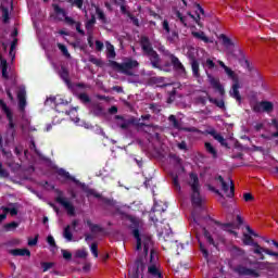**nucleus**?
I'll return each instance as SVG.
<instances>
[{"label":"nucleus","instance_id":"nucleus-1","mask_svg":"<svg viewBox=\"0 0 278 278\" xmlns=\"http://www.w3.org/2000/svg\"><path fill=\"white\" fill-rule=\"evenodd\" d=\"M192 218H193V223H195V225H198L199 227L202 228L203 236H204L205 240L212 247H217L216 241H214V237H212V233H210V230L205 226H203L204 223H207V220H212L215 225H217L218 227H222V229H224V231H227L228 227H233V224H231V223L223 224L216 219H213L212 217H210V215L199 218L194 215V213H192Z\"/></svg>","mask_w":278,"mask_h":278},{"label":"nucleus","instance_id":"nucleus-2","mask_svg":"<svg viewBox=\"0 0 278 278\" xmlns=\"http://www.w3.org/2000/svg\"><path fill=\"white\" fill-rule=\"evenodd\" d=\"M140 45L144 55L149 58L152 68H157V71H164V68L160 66L162 59L160 58L157 51L153 49V46L151 45V40L149 39V37L142 36L140 39Z\"/></svg>","mask_w":278,"mask_h":278},{"label":"nucleus","instance_id":"nucleus-3","mask_svg":"<svg viewBox=\"0 0 278 278\" xmlns=\"http://www.w3.org/2000/svg\"><path fill=\"white\" fill-rule=\"evenodd\" d=\"M243 244H245V247H254L253 253L255 255H260V260L262 261L266 260V256H264V253L266 255H269L270 257H278V252H274L270 249L262 248L260 243L253 240V237H251V235H247V233L243 235Z\"/></svg>","mask_w":278,"mask_h":278},{"label":"nucleus","instance_id":"nucleus-4","mask_svg":"<svg viewBox=\"0 0 278 278\" xmlns=\"http://www.w3.org/2000/svg\"><path fill=\"white\" fill-rule=\"evenodd\" d=\"M118 214H121L122 218H126V220H129V223H131L129 229L132 230V236L137 242L136 250L142 251V238H140V219L123 211H118Z\"/></svg>","mask_w":278,"mask_h":278},{"label":"nucleus","instance_id":"nucleus-5","mask_svg":"<svg viewBox=\"0 0 278 278\" xmlns=\"http://www.w3.org/2000/svg\"><path fill=\"white\" fill-rule=\"evenodd\" d=\"M190 181L188 182L191 188V203L193 207H201L203 200L201 199V185L199 184V176L194 173L189 175Z\"/></svg>","mask_w":278,"mask_h":278},{"label":"nucleus","instance_id":"nucleus-6","mask_svg":"<svg viewBox=\"0 0 278 278\" xmlns=\"http://www.w3.org/2000/svg\"><path fill=\"white\" fill-rule=\"evenodd\" d=\"M111 66L115 68V71H118V73H122L123 75H126L127 77H134V68H138L140 66V63H138L134 59H127L123 63H118L116 61L111 62Z\"/></svg>","mask_w":278,"mask_h":278},{"label":"nucleus","instance_id":"nucleus-7","mask_svg":"<svg viewBox=\"0 0 278 278\" xmlns=\"http://www.w3.org/2000/svg\"><path fill=\"white\" fill-rule=\"evenodd\" d=\"M115 121L117 122V127L119 129L127 130L131 125H137V127H153V124H147V123H137L136 117L125 118L123 115H115Z\"/></svg>","mask_w":278,"mask_h":278},{"label":"nucleus","instance_id":"nucleus-8","mask_svg":"<svg viewBox=\"0 0 278 278\" xmlns=\"http://www.w3.org/2000/svg\"><path fill=\"white\" fill-rule=\"evenodd\" d=\"M0 108L7 116L8 129L11 130V138H14L16 136V124L14 123V113H12V110L9 108V105L5 103V101L0 100Z\"/></svg>","mask_w":278,"mask_h":278},{"label":"nucleus","instance_id":"nucleus-9","mask_svg":"<svg viewBox=\"0 0 278 278\" xmlns=\"http://www.w3.org/2000/svg\"><path fill=\"white\" fill-rule=\"evenodd\" d=\"M55 192L58 197L54 201L59 203V205H62L70 216H75V205H73L68 199L64 198V192L62 190L56 189Z\"/></svg>","mask_w":278,"mask_h":278},{"label":"nucleus","instance_id":"nucleus-10","mask_svg":"<svg viewBox=\"0 0 278 278\" xmlns=\"http://www.w3.org/2000/svg\"><path fill=\"white\" fill-rule=\"evenodd\" d=\"M215 179L222 185V189L225 192L226 197H228V199H233V197L236 195V187L233 186V180H230L229 190V185L225 181V178H223V176L219 175Z\"/></svg>","mask_w":278,"mask_h":278},{"label":"nucleus","instance_id":"nucleus-11","mask_svg":"<svg viewBox=\"0 0 278 278\" xmlns=\"http://www.w3.org/2000/svg\"><path fill=\"white\" fill-rule=\"evenodd\" d=\"M148 273L151 275V277L154 278H163L164 275H162V271L160 270V267L155 264V254L153 253V250L150 252V265L148 266Z\"/></svg>","mask_w":278,"mask_h":278},{"label":"nucleus","instance_id":"nucleus-12","mask_svg":"<svg viewBox=\"0 0 278 278\" xmlns=\"http://www.w3.org/2000/svg\"><path fill=\"white\" fill-rule=\"evenodd\" d=\"M275 110V104L270 101L263 100L261 102H257L253 106V112L260 113L265 112L266 114H270Z\"/></svg>","mask_w":278,"mask_h":278},{"label":"nucleus","instance_id":"nucleus-13","mask_svg":"<svg viewBox=\"0 0 278 278\" xmlns=\"http://www.w3.org/2000/svg\"><path fill=\"white\" fill-rule=\"evenodd\" d=\"M59 177H63V179H66L67 181H73L76 186H79L83 190H86L87 186L86 182H81L75 178V176H72L71 173L66 172L64 168L58 169Z\"/></svg>","mask_w":278,"mask_h":278},{"label":"nucleus","instance_id":"nucleus-14","mask_svg":"<svg viewBox=\"0 0 278 278\" xmlns=\"http://www.w3.org/2000/svg\"><path fill=\"white\" fill-rule=\"evenodd\" d=\"M168 58L170 60L173 70L178 73V75H186V66H184V63L177 58L175 54L169 53Z\"/></svg>","mask_w":278,"mask_h":278},{"label":"nucleus","instance_id":"nucleus-15","mask_svg":"<svg viewBox=\"0 0 278 278\" xmlns=\"http://www.w3.org/2000/svg\"><path fill=\"white\" fill-rule=\"evenodd\" d=\"M207 79L212 88L219 92L222 97H225V87H223V85L220 84V79L212 76V74H207Z\"/></svg>","mask_w":278,"mask_h":278},{"label":"nucleus","instance_id":"nucleus-16","mask_svg":"<svg viewBox=\"0 0 278 278\" xmlns=\"http://www.w3.org/2000/svg\"><path fill=\"white\" fill-rule=\"evenodd\" d=\"M54 12L56 14V16H61V21L63 18H65V23L67 25H75L77 22H75V20H73V17L71 16H66V11L62 8H60V5L54 4Z\"/></svg>","mask_w":278,"mask_h":278},{"label":"nucleus","instance_id":"nucleus-17","mask_svg":"<svg viewBox=\"0 0 278 278\" xmlns=\"http://www.w3.org/2000/svg\"><path fill=\"white\" fill-rule=\"evenodd\" d=\"M207 134H208V136H212V138H214V140L219 142V144L222 147L229 149V143L227 142L225 137H223V135H220L218 131H216V129L212 128L211 130L207 131Z\"/></svg>","mask_w":278,"mask_h":278},{"label":"nucleus","instance_id":"nucleus-18","mask_svg":"<svg viewBox=\"0 0 278 278\" xmlns=\"http://www.w3.org/2000/svg\"><path fill=\"white\" fill-rule=\"evenodd\" d=\"M165 77L163 76H152L148 79V86H159V88H166L168 84H164Z\"/></svg>","mask_w":278,"mask_h":278},{"label":"nucleus","instance_id":"nucleus-19","mask_svg":"<svg viewBox=\"0 0 278 278\" xmlns=\"http://www.w3.org/2000/svg\"><path fill=\"white\" fill-rule=\"evenodd\" d=\"M27 91L25 89H20L17 91V99H18V109L23 112L27 106Z\"/></svg>","mask_w":278,"mask_h":278},{"label":"nucleus","instance_id":"nucleus-20","mask_svg":"<svg viewBox=\"0 0 278 278\" xmlns=\"http://www.w3.org/2000/svg\"><path fill=\"white\" fill-rule=\"evenodd\" d=\"M230 97L232 99H236L238 103H242V96H240V83L238 80H235V84L232 85V89L229 92Z\"/></svg>","mask_w":278,"mask_h":278},{"label":"nucleus","instance_id":"nucleus-21","mask_svg":"<svg viewBox=\"0 0 278 278\" xmlns=\"http://www.w3.org/2000/svg\"><path fill=\"white\" fill-rule=\"evenodd\" d=\"M140 238H141V247L143 244L144 255H149V249H151V244H152L151 236L140 235Z\"/></svg>","mask_w":278,"mask_h":278},{"label":"nucleus","instance_id":"nucleus-22","mask_svg":"<svg viewBox=\"0 0 278 278\" xmlns=\"http://www.w3.org/2000/svg\"><path fill=\"white\" fill-rule=\"evenodd\" d=\"M11 255H14V257H31V252L29 249H13L10 251Z\"/></svg>","mask_w":278,"mask_h":278},{"label":"nucleus","instance_id":"nucleus-23","mask_svg":"<svg viewBox=\"0 0 278 278\" xmlns=\"http://www.w3.org/2000/svg\"><path fill=\"white\" fill-rule=\"evenodd\" d=\"M191 35L193 36V38H197L198 40H202V42H205V45L214 42L212 39L205 36L204 31H191Z\"/></svg>","mask_w":278,"mask_h":278},{"label":"nucleus","instance_id":"nucleus-24","mask_svg":"<svg viewBox=\"0 0 278 278\" xmlns=\"http://www.w3.org/2000/svg\"><path fill=\"white\" fill-rule=\"evenodd\" d=\"M59 75L67 86H71V73L68 72V68L61 66Z\"/></svg>","mask_w":278,"mask_h":278},{"label":"nucleus","instance_id":"nucleus-25","mask_svg":"<svg viewBox=\"0 0 278 278\" xmlns=\"http://www.w3.org/2000/svg\"><path fill=\"white\" fill-rule=\"evenodd\" d=\"M239 274L244 275L247 277H260V273L255 269H251L249 267H241L239 269Z\"/></svg>","mask_w":278,"mask_h":278},{"label":"nucleus","instance_id":"nucleus-26","mask_svg":"<svg viewBox=\"0 0 278 278\" xmlns=\"http://www.w3.org/2000/svg\"><path fill=\"white\" fill-rule=\"evenodd\" d=\"M207 188L211 192H214L215 194H218V197H220V203L224 207H229V204L227 203V200L225 199V195H223V193H220V190L216 189L214 186L212 185H207Z\"/></svg>","mask_w":278,"mask_h":278},{"label":"nucleus","instance_id":"nucleus-27","mask_svg":"<svg viewBox=\"0 0 278 278\" xmlns=\"http://www.w3.org/2000/svg\"><path fill=\"white\" fill-rule=\"evenodd\" d=\"M191 71H192L193 77H197V78L201 77V73L199 72L200 71L199 61H197L194 56L191 58Z\"/></svg>","mask_w":278,"mask_h":278},{"label":"nucleus","instance_id":"nucleus-28","mask_svg":"<svg viewBox=\"0 0 278 278\" xmlns=\"http://www.w3.org/2000/svg\"><path fill=\"white\" fill-rule=\"evenodd\" d=\"M204 148H205L206 153L212 155L213 160H216V157H218V150H216V148H214L211 142L206 141L204 143Z\"/></svg>","mask_w":278,"mask_h":278},{"label":"nucleus","instance_id":"nucleus-29","mask_svg":"<svg viewBox=\"0 0 278 278\" xmlns=\"http://www.w3.org/2000/svg\"><path fill=\"white\" fill-rule=\"evenodd\" d=\"M219 39L222 40L223 47H225L226 49L235 47L233 40H231V38L227 37V35L220 34Z\"/></svg>","mask_w":278,"mask_h":278},{"label":"nucleus","instance_id":"nucleus-30","mask_svg":"<svg viewBox=\"0 0 278 278\" xmlns=\"http://www.w3.org/2000/svg\"><path fill=\"white\" fill-rule=\"evenodd\" d=\"M207 100L210 101V103H213L214 105H216V108H219V110H225V100H218L213 98L212 96L207 94Z\"/></svg>","mask_w":278,"mask_h":278},{"label":"nucleus","instance_id":"nucleus-31","mask_svg":"<svg viewBox=\"0 0 278 278\" xmlns=\"http://www.w3.org/2000/svg\"><path fill=\"white\" fill-rule=\"evenodd\" d=\"M87 225L92 233H103V227L99 226L98 224H92V222L87 220Z\"/></svg>","mask_w":278,"mask_h":278},{"label":"nucleus","instance_id":"nucleus-32","mask_svg":"<svg viewBox=\"0 0 278 278\" xmlns=\"http://www.w3.org/2000/svg\"><path fill=\"white\" fill-rule=\"evenodd\" d=\"M0 62L3 79H10V76L8 75V61L5 59H1Z\"/></svg>","mask_w":278,"mask_h":278},{"label":"nucleus","instance_id":"nucleus-33","mask_svg":"<svg viewBox=\"0 0 278 278\" xmlns=\"http://www.w3.org/2000/svg\"><path fill=\"white\" fill-rule=\"evenodd\" d=\"M63 238L67 240V242H73V232L71 231V225H67L63 230Z\"/></svg>","mask_w":278,"mask_h":278},{"label":"nucleus","instance_id":"nucleus-34","mask_svg":"<svg viewBox=\"0 0 278 278\" xmlns=\"http://www.w3.org/2000/svg\"><path fill=\"white\" fill-rule=\"evenodd\" d=\"M96 13H97V15H98L99 21H101V23H102L103 25H108V23H110V22L108 21V17L105 16V13H104L102 10H100L99 8H97V9H96Z\"/></svg>","mask_w":278,"mask_h":278},{"label":"nucleus","instance_id":"nucleus-35","mask_svg":"<svg viewBox=\"0 0 278 278\" xmlns=\"http://www.w3.org/2000/svg\"><path fill=\"white\" fill-rule=\"evenodd\" d=\"M135 266H136V273H140V270H144V261L142 256L137 257L135 261Z\"/></svg>","mask_w":278,"mask_h":278},{"label":"nucleus","instance_id":"nucleus-36","mask_svg":"<svg viewBox=\"0 0 278 278\" xmlns=\"http://www.w3.org/2000/svg\"><path fill=\"white\" fill-rule=\"evenodd\" d=\"M168 121L169 123H172L174 129H178L180 131L181 124L179 123V121H177V117L175 115H169Z\"/></svg>","mask_w":278,"mask_h":278},{"label":"nucleus","instance_id":"nucleus-37","mask_svg":"<svg viewBox=\"0 0 278 278\" xmlns=\"http://www.w3.org/2000/svg\"><path fill=\"white\" fill-rule=\"evenodd\" d=\"M56 47H58V49L61 50V53H62L65 58H67V59L71 58V53L68 52V48H66L65 45H63V43H56Z\"/></svg>","mask_w":278,"mask_h":278},{"label":"nucleus","instance_id":"nucleus-38","mask_svg":"<svg viewBox=\"0 0 278 278\" xmlns=\"http://www.w3.org/2000/svg\"><path fill=\"white\" fill-rule=\"evenodd\" d=\"M226 75H228V77L230 79H232V81H238V76H236V72H233L229 66L224 68Z\"/></svg>","mask_w":278,"mask_h":278},{"label":"nucleus","instance_id":"nucleus-39","mask_svg":"<svg viewBox=\"0 0 278 278\" xmlns=\"http://www.w3.org/2000/svg\"><path fill=\"white\" fill-rule=\"evenodd\" d=\"M92 114L94 116H103V106L99 104H94L92 108Z\"/></svg>","mask_w":278,"mask_h":278},{"label":"nucleus","instance_id":"nucleus-40","mask_svg":"<svg viewBox=\"0 0 278 278\" xmlns=\"http://www.w3.org/2000/svg\"><path fill=\"white\" fill-rule=\"evenodd\" d=\"M97 23V17L94 15L91 16L89 21L85 24V27L87 31H91L92 27H94V24Z\"/></svg>","mask_w":278,"mask_h":278},{"label":"nucleus","instance_id":"nucleus-41","mask_svg":"<svg viewBox=\"0 0 278 278\" xmlns=\"http://www.w3.org/2000/svg\"><path fill=\"white\" fill-rule=\"evenodd\" d=\"M187 14L194 21V23H197L198 27H203V24L201 23V14H198L197 16H194V14L191 12H188Z\"/></svg>","mask_w":278,"mask_h":278},{"label":"nucleus","instance_id":"nucleus-42","mask_svg":"<svg viewBox=\"0 0 278 278\" xmlns=\"http://www.w3.org/2000/svg\"><path fill=\"white\" fill-rule=\"evenodd\" d=\"M78 99L81 101V103H90L91 101L90 96H88L86 92L79 93Z\"/></svg>","mask_w":278,"mask_h":278},{"label":"nucleus","instance_id":"nucleus-43","mask_svg":"<svg viewBox=\"0 0 278 278\" xmlns=\"http://www.w3.org/2000/svg\"><path fill=\"white\" fill-rule=\"evenodd\" d=\"M106 58H111V59L116 58V51L114 50V46L112 45L108 46Z\"/></svg>","mask_w":278,"mask_h":278},{"label":"nucleus","instance_id":"nucleus-44","mask_svg":"<svg viewBox=\"0 0 278 278\" xmlns=\"http://www.w3.org/2000/svg\"><path fill=\"white\" fill-rule=\"evenodd\" d=\"M90 251L93 257H99V244H97V242L91 243Z\"/></svg>","mask_w":278,"mask_h":278},{"label":"nucleus","instance_id":"nucleus-45","mask_svg":"<svg viewBox=\"0 0 278 278\" xmlns=\"http://www.w3.org/2000/svg\"><path fill=\"white\" fill-rule=\"evenodd\" d=\"M173 187L178 192H181V185H179V176H174L173 177Z\"/></svg>","mask_w":278,"mask_h":278},{"label":"nucleus","instance_id":"nucleus-46","mask_svg":"<svg viewBox=\"0 0 278 278\" xmlns=\"http://www.w3.org/2000/svg\"><path fill=\"white\" fill-rule=\"evenodd\" d=\"M2 10V16H3V23H8L10 21V11L5 7H1Z\"/></svg>","mask_w":278,"mask_h":278},{"label":"nucleus","instance_id":"nucleus-47","mask_svg":"<svg viewBox=\"0 0 278 278\" xmlns=\"http://www.w3.org/2000/svg\"><path fill=\"white\" fill-rule=\"evenodd\" d=\"M179 38V33H177V30H173L172 34H168L167 36V40L169 42H175V40H177Z\"/></svg>","mask_w":278,"mask_h":278},{"label":"nucleus","instance_id":"nucleus-48","mask_svg":"<svg viewBox=\"0 0 278 278\" xmlns=\"http://www.w3.org/2000/svg\"><path fill=\"white\" fill-rule=\"evenodd\" d=\"M149 108L154 114H160V112H162V106L156 103H151Z\"/></svg>","mask_w":278,"mask_h":278},{"label":"nucleus","instance_id":"nucleus-49","mask_svg":"<svg viewBox=\"0 0 278 278\" xmlns=\"http://www.w3.org/2000/svg\"><path fill=\"white\" fill-rule=\"evenodd\" d=\"M18 42V39H14L11 43V48H10V52L9 55L12 58V60H14L15 55H14V49H16V43Z\"/></svg>","mask_w":278,"mask_h":278},{"label":"nucleus","instance_id":"nucleus-50","mask_svg":"<svg viewBox=\"0 0 278 278\" xmlns=\"http://www.w3.org/2000/svg\"><path fill=\"white\" fill-rule=\"evenodd\" d=\"M41 268H42L43 273H47V270H51V268H53V263L42 262L41 263Z\"/></svg>","mask_w":278,"mask_h":278},{"label":"nucleus","instance_id":"nucleus-51","mask_svg":"<svg viewBox=\"0 0 278 278\" xmlns=\"http://www.w3.org/2000/svg\"><path fill=\"white\" fill-rule=\"evenodd\" d=\"M180 131H187L188 134H199L197 127H180Z\"/></svg>","mask_w":278,"mask_h":278},{"label":"nucleus","instance_id":"nucleus-52","mask_svg":"<svg viewBox=\"0 0 278 278\" xmlns=\"http://www.w3.org/2000/svg\"><path fill=\"white\" fill-rule=\"evenodd\" d=\"M128 18H130V21L132 22V25H135V27H140V20H138V17L134 16V14L128 13Z\"/></svg>","mask_w":278,"mask_h":278},{"label":"nucleus","instance_id":"nucleus-53","mask_svg":"<svg viewBox=\"0 0 278 278\" xmlns=\"http://www.w3.org/2000/svg\"><path fill=\"white\" fill-rule=\"evenodd\" d=\"M17 227H18V223H16V222H11V223L4 225V229L7 231H10L11 229H16Z\"/></svg>","mask_w":278,"mask_h":278},{"label":"nucleus","instance_id":"nucleus-54","mask_svg":"<svg viewBox=\"0 0 278 278\" xmlns=\"http://www.w3.org/2000/svg\"><path fill=\"white\" fill-rule=\"evenodd\" d=\"M76 257H79L80 260H86L88 257V252L86 250H78L76 252Z\"/></svg>","mask_w":278,"mask_h":278},{"label":"nucleus","instance_id":"nucleus-55","mask_svg":"<svg viewBox=\"0 0 278 278\" xmlns=\"http://www.w3.org/2000/svg\"><path fill=\"white\" fill-rule=\"evenodd\" d=\"M271 125H273V127H275V129H277L276 132L271 134V137L273 138H278V119L277 118H273L271 119Z\"/></svg>","mask_w":278,"mask_h":278},{"label":"nucleus","instance_id":"nucleus-56","mask_svg":"<svg viewBox=\"0 0 278 278\" xmlns=\"http://www.w3.org/2000/svg\"><path fill=\"white\" fill-rule=\"evenodd\" d=\"M207 94H210V93L206 92V96H207ZM207 101H210V100L207 99V97L199 96V97L197 98V102H198V103H201V105H207Z\"/></svg>","mask_w":278,"mask_h":278},{"label":"nucleus","instance_id":"nucleus-57","mask_svg":"<svg viewBox=\"0 0 278 278\" xmlns=\"http://www.w3.org/2000/svg\"><path fill=\"white\" fill-rule=\"evenodd\" d=\"M205 65L210 71L216 68V63L212 59H206Z\"/></svg>","mask_w":278,"mask_h":278},{"label":"nucleus","instance_id":"nucleus-58","mask_svg":"<svg viewBox=\"0 0 278 278\" xmlns=\"http://www.w3.org/2000/svg\"><path fill=\"white\" fill-rule=\"evenodd\" d=\"M162 25L165 34H170V25L168 24V20H164Z\"/></svg>","mask_w":278,"mask_h":278},{"label":"nucleus","instance_id":"nucleus-59","mask_svg":"<svg viewBox=\"0 0 278 278\" xmlns=\"http://www.w3.org/2000/svg\"><path fill=\"white\" fill-rule=\"evenodd\" d=\"M243 199H244L245 203L255 201V197H253V194H251V193H243Z\"/></svg>","mask_w":278,"mask_h":278},{"label":"nucleus","instance_id":"nucleus-60","mask_svg":"<svg viewBox=\"0 0 278 278\" xmlns=\"http://www.w3.org/2000/svg\"><path fill=\"white\" fill-rule=\"evenodd\" d=\"M75 25H76V31H78L80 36H86V31L81 29V22H76Z\"/></svg>","mask_w":278,"mask_h":278},{"label":"nucleus","instance_id":"nucleus-61","mask_svg":"<svg viewBox=\"0 0 278 278\" xmlns=\"http://www.w3.org/2000/svg\"><path fill=\"white\" fill-rule=\"evenodd\" d=\"M89 62H91V64H94L96 66H103V62H101V60L97 58H90Z\"/></svg>","mask_w":278,"mask_h":278},{"label":"nucleus","instance_id":"nucleus-62","mask_svg":"<svg viewBox=\"0 0 278 278\" xmlns=\"http://www.w3.org/2000/svg\"><path fill=\"white\" fill-rule=\"evenodd\" d=\"M38 238L39 236L36 235L34 239H28V247H36L38 244Z\"/></svg>","mask_w":278,"mask_h":278},{"label":"nucleus","instance_id":"nucleus-63","mask_svg":"<svg viewBox=\"0 0 278 278\" xmlns=\"http://www.w3.org/2000/svg\"><path fill=\"white\" fill-rule=\"evenodd\" d=\"M62 255L64 260H67V261L73 260V254L66 250H62Z\"/></svg>","mask_w":278,"mask_h":278},{"label":"nucleus","instance_id":"nucleus-64","mask_svg":"<svg viewBox=\"0 0 278 278\" xmlns=\"http://www.w3.org/2000/svg\"><path fill=\"white\" fill-rule=\"evenodd\" d=\"M177 148L180 150V151H188V143H186V141H181L177 144Z\"/></svg>","mask_w":278,"mask_h":278}]
</instances>
